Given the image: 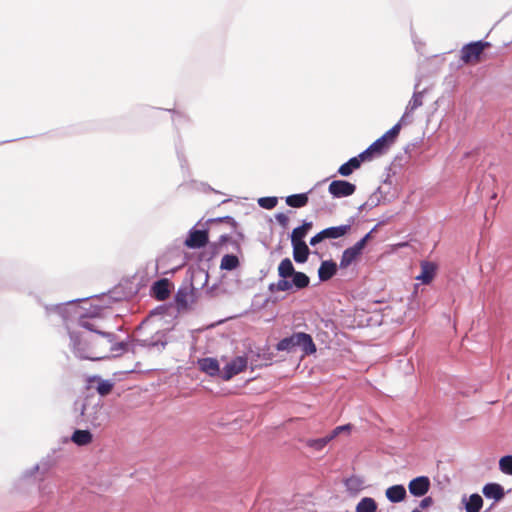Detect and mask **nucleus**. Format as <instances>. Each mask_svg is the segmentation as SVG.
Returning a JSON list of instances; mask_svg holds the SVG:
<instances>
[{
	"label": "nucleus",
	"mask_w": 512,
	"mask_h": 512,
	"mask_svg": "<svg viewBox=\"0 0 512 512\" xmlns=\"http://www.w3.org/2000/svg\"><path fill=\"white\" fill-rule=\"evenodd\" d=\"M77 301L72 300L67 305L57 304L53 307V310L65 321L71 317H77L78 325L89 331V333L69 331L70 347L75 356L80 359L98 361L118 357L127 352V342H117L115 334L102 332L90 320L99 316L100 309L95 307L84 313L82 308L77 305Z\"/></svg>",
	"instance_id": "1"
},
{
	"label": "nucleus",
	"mask_w": 512,
	"mask_h": 512,
	"mask_svg": "<svg viewBox=\"0 0 512 512\" xmlns=\"http://www.w3.org/2000/svg\"><path fill=\"white\" fill-rule=\"evenodd\" d=\"M276 349L287 352H294L296 349H300L305 355L316 352V346L312 337L304 332H296L289 337L281 339L277 343Z\"/></svg>",
	"instance_id": "2"
},
{
	"label": "nucleus",
	"mask_w": 512,
	"mask_h": 512,
	"mask_svg": "<svg viewBox=\"0 0 512 512\" xmlns=\"http://www.w3.org/2000/svg\"><path fill=\"white\" fill-rule=\"evenodd\" d=\"M75 410L79 411L83 420L93 427L101 426L107 418L100 401L93 402V399L86 398L82 401H76Z\"/></svg>",
	"instance_id": "3"
},
{
	"label": "nucleus",
	"mask_w": 512,
	"mask_h": 512,
	"mask_svg": "<svg viewBox=\"0 0 512 512\" xmlns=\"http://www.w3.org/2000/svg\"><path fill=\"white\" fill-rule=\"evenodd\" d=\"M490 44L488 42L476 41L466 44L461 49V60L465 63L476 62L479 60L480 55L486 47Z\"/></svg>",
	"instance_id": "4"
},
{
	"label": "nucleus",
	"mask_w": 512,
	"mask_h": 512,
	"mask_svg": "<svg viewBox=\"0 0 512 512\" xmlns=\"http://www.w3.org/2000/svg\"><path fill=\"white\" fill-rule=\"evenodd\" d=\"M208 230L207 229H196L191 228L188 232V236L184 241V245L190 249H199L208 243Z\"/></svg>",
	"instance_id": "5"
},
{
	"label": "nucleus",
	"mask_w": 512,
	"mask_h": 512,
	"mask_svg": "<svg viewBox=\"0 0 512 512\" xmlns=\"http://www.w3.org/2000/svg\"><path fill=\"white\" fill-rule=\"evenodd\" d=\"M420 84V80L417 81L414 87V93L412 95V98L408 102L405 112L402 115L401 119L402 122H407V124L411 123L412 121V113L419 107L423 105V97H424V91H418V87Z\"/></svg>",
	"instance_id": "6"
},
{
	"label": "nucleus",
	"mask_w": 512,
	"mask_h": 512,
	"mask_svg": "<svg viewBox=\"0 0 512 512\" xmlns=\"http://www.w3.org/2000/svg\"><path fill=\"white\" fill-rule=\"evenodd\" d=\"M246 366L247 359L243 356H237L223 367L221 371V378L228 381L235 375L244 371Z\"/></svg>",
	"instance_id": "7"
},
{
	"label": "nucleus",
	"mask_w": 512,
	"mask_h": 512,
	"mask_svg": "<svg viewBox=\"0 0 512 512\" xmlns=\"http://www.w3.org/2000/svg\"><path fill=\"white\" fill-rule=\"evenodd\" d=\"M356 190V186L345 180H333L328 191L334 198H343L351 196Z\"/></svg>",
	"instance_id": "8"
},
{
	"label": "nucleus",
	"mask_w": 512,
	"mask_h": 512,
	"mask_svg": "<svg viewBox=\"0 0 512 512\" xmlns=\"http://www.w3.org/2000/svg\"><path fill=\"white\" fill-rule=\"evenodd\" d=\"M430 488V480L426 476H419L409 482V492L416 497L424 496Z\"/></svg>",
	"instance_id": "9"
},
{
	"label": "nucleus",
	"mask_w": 512,
	"mask_h": 512,
	"mask_svg": "<svg viewBox=\"0 0 512 512\" xmlns=\"http://www.w3.org/2000/svg\"><path fill=\"white\" fill-rule=\"evenodd\" d=\"M353 221V218H351L348 224L323 229L325 239H338L343 237L350 231Z\"/></svg>",
	"instance_id": "10"
},
{
	"label": "nucleus",
	"mask_w": 512,
	"mask_h": 512,
	"mask_svg": "<svg viewBox=\"0 0 512 512\" xmlns=\"http://www.w3.org/2000/svg\"><path fill=\"white\" fill-rule=\"evenodd\" d=\"M198 365L201 371L205 372L209 376H221L219 363L215 358H202L198 360Z\"/></svg>",
	"instance_id": "11"
},
{
	"label": "nucleus",
	"mask_w": 512,
	"mask_h": 512,
	"mask_svg": "<svg viewBox=\"0 0 512 512\" xmlns=\"http://www.w3.org/2000/svg\"><path fill=\"white\" fill-rule=\"evenodd\" d=\"M169 287L170 283L167 279H160L156 281L152 286L153 296L159 301L166 300L170 295Z\"/></svg>",
	"instance_id": "12"
},
{
	"label": "nucleus",
	"mask_w": 512,
	"mask_h": 512,
	"mask_svg": "<svg viewBox=\"0 0 512 512\" xmlns=\"http://www.w3.org/2000/svg\"><path fill=\"white\" fill-rule=\"evenodd\" d=\"M362 250L357 247L355 244L352 247H349L345 249L342 253L341 259H340V268H347L349 267L356 258L361 254Z\"/></svg>",
	"instance_id": "13"
},
{
	"label": "nucleus",
	"mask_w": 512,
	"mask_h": 512,
	"mask_svg": "<svg viewBox=\"0 0 512 512\" xmlns=\"http://www.w3.org/2000/svg\"><path fill=\"white\" fill-rule=\"evenodd\" d=\"M436 271V266L428 261H423L421 263V273L416 277L417 280L421 281L423 284H429L434 278Z\"/></svg>",
	"instance_id": "14"
},
{
	"label": "nucleus",
	"mask_w": 512,
	"mask_h": 512,
	"mask_svg": "<svg viewBox=\"0 0 512 512\" xmlns=\"http://www.w3.org/2000/svg\"><path fill=\"white\" fill-rule=\"evenodd\" d=\"M337 271V265L332 260L323 261L318 270V276L321 281L331 279Z\"/></svg>",
	"instance_id": "15"
},
{
	"label": "nucleus",
	"mask_w": 512,
	"mask_h": 512,
	"mask_svg": "<svg viewBox=\"0 0 512 512\" xmlns=\"http://www.w3.org/2000/svg\"><path fill=\"white\" fill-rule=\"evenodd\" d=\"M385 495L392 503H399L406 497V489L403 485H393L387 488Z\"/></svg>",
	"instance_id": "16"
},
{
	"label": "nucleus",
	"mask_w": 512,
	"mask_h": 512,
	"mask_svg": "<svg viewBox=\"0 0 512 512\" xmlns=\"http://www.w3.org/2000/svg\"><path fill=\"white\" fill-rule=\"evenodd\" d=\"M482 492L486 498L494 499L495 501H499L504 497L503 487L497 483L486 484L483 487Z\"/></svg>",
	"instance_id": "17"
},
{
	"label": "nucleus",
	"mask_w": 512,
	"mask_h": 512,
	"mask_svg": "<svg viewBox=\"0 0 512 512\" xmlns=\"http://www.w3.org/2000/svg\"><path fill=\"white\" fill-rule=\"evenodd\" d=\"M193 296V291L188 286L180 287L175 295V300L179 309H184L188 306Z\"/></svg>",
	"instance_id": "18"
},
{
	"label": "nucleus",
	"mask_w": 512,
	"mask_h": 512,
	"mask_svg": "<svg viewBox=\"0 0 512 512\" xmlns=\"http://www.w3.org/2000/svg\"><path fill=\"white\" fill-rule=\"evenodd\" d=\"M293 258L297 263H304L309 256V248L305 242L292 243Z\"/></svg>",
	"instance_id": "19"
},
{
	"label": "nucleus",
	"mask_w": 512,
	"mask_h": 512,
	"mask_svg": "<svg viewBox=\"0 0 512 512\" xmlns=\"http://www.w3.org/2000/svg\"><path fill=\"white\" fill-rule=\"evenodd\" d=\"M466 512H479L483 506V499L479 494H472L469 498L463 497Z\"/></svg>",
	"instance_id": "20"
},
{
	"label": "nucleus",
	"mask_w": 512,
	"mask_h": 512,
	"mask_svg": "<svg viewBox=\"0 0 512 512\" xmlns=\"http://www.w3.org/2000/svg\"><path fill=\"white\" fill-rule=\"evenodd\" d=\"M71 440L78 446H85L92 441V434L88 430H75Z\"/></svg>",
	"instance_id": "21"
},
{
	"label": "nucleus",
	"mask_w": 512,
	"mask_h": 512,
	"mask_svg": "<svg viewBox=\"0 0 512 512\" xmlns=\"http://www.w3.org/2000/svg\"><path fill=\"white\" fill-rule=\"evenodd\" d=\"M311 222H304L301 226L293 229L291 234V243L304 242L303 238L306 236L308 230L311 228Z\"/></svg>",
	"instance_id": "22"
},
{
	"label": "nucleus",
	"mask_w": 512,
	"mask_h": 512,
	"mask_svg": "<svg viewBox=\"0 0 512 512\" xmlns=\"http://www.w3.org/2000/svg\"><path fill=\"white\" fill-rule=\"evenodd\" d=\"M308 203V196L305 193L293 194L286 197V204L293 208L304 207Z\"/></svg>",
	"instance_id": "23"
},
{
	"label": "nucleus",
	"mask_w": 512,
	"mask_h": 512,
	"mask_svg": "<svg viewBox=\"0 0 512 512\" xmlns=\"http://www.w3.org/2000/svg\"><path fill=\"white\" fill-rule=\"evenodd\" d=\"M292 261L289 258L283 259L278 266V274L280 278L288 279L295 273Z\"/></svg>",
	"instance_id": "24"
},
{
	"label": "nucleus",
	"mask_w": 512,
	"mask_h": 512,
	"mask_svg": "<svg viewBox=\"0 0 512 512\" xmlns=\"http://www.w3.org/2000/svg\"><path fill=\"white\" fill-rule=\"evenodd\" d=\"M348 492L357 494L363 489L364 481L358 476L347 478L344 482Z\"/></svg>",
	"instance_id": "25"
},
{
	"label": "nucleus",
	"mask_w": 512,
	"mask_h": 512,
	"mask_svg": "<svg viewBox=\"0 0 512 512\" xmlns=\"http://www.w3.org/2000/svg\"><path fill=\"white\" fill-rule=\"evenodd\" d=\"M360 167V163H359V159L355 158V157H352L350 158L346 163L342 164L339 169H338V173L341 175V176H349L352 174V172L355 170V169H358Z\"/></svg>",
	"instance_id": "26"
},
{
	"label": "nucleus",
	"mask_w": 512,
	"mask_h": 512,
	"mask_svg": "<svg viewBox=\"0 0 512 512\" xmlns=\"http://www.w3.org/2000/svg\"><path fill=\"white\" fill-rule=\"evenodd\" d=\"M239 266V259L236 255L233 254H225L220 263V268L222 270H234Z\"/></svg>",
	"instance_id": "27"
},
{
	"label": "nucleus",
	"mask_w": 512,
	"mask_h": 512,
	"mask_svg": "<svg viewBox=\"0 0 512 512\" xmlns=\"http://www.w3.org/2000/svg\"><path fill=\"white\" fill-rule=\"evenodd\" d=\"M356 512H376L377 504L373 498L364 497L356 506Z\"/></svg>",
	"instance_id": "28"
},
{
	"label": "nucleus",
	"mask_w": 512,
	"mask_h": 512,
	"mask_svg": "<svg viewBox=\"0 0 512 512\" xmlns=\"http://www.w3.org/2000/svg\"><path fill=\"white\" fill-rule=\"evenodd\" d=\"M403 125H407V122H402V119L400 118L397 124H395L391 129H389L384 135L381 136L387 142L388 146L394 143Z\"/></svg>",
	"instance_id": "29"
},
{
	"label": "nucleus",
	"mask_w": 512,
	"mask_h": 512,
	"mask_svg": "<svg viewBox=\"0 0 512 512\" xmlns=\"http://www.w3.org/2000/svg\"><path fill=\"white\" fill-rule=\"evenodd\" d=\"M291 277V283L293 284V287H295L297 290L306 288L310 283L309 277L303 272L296 271Z\"/></svg>",
	"instance_id": "30"
},
{
	"label": "nucleus",
	"mask_w": 512,
	"mask_h": 512,
	"mask_svg": "<svg viewBox=\"0 0 512 512\" xmlns=\"http://www.w3.org/2000/svg\"><path fill=\"white\" fill-rule=\"evenodd\" d=\"M90 381H97L96 390L101 396L109 394L113 388V383L110 380H103L97 376L93 377Z\"/></svg>",
	"instance_id": "31"
},
{
	"label": "nucleus",
	"mask_w": 512,
	"mask_h": 512,
	"mask_svg": "<svg viewBox=\"0 0 512 512\" xmlns=\"http://www.w3.org/2000/svg\"><path fill=\"white\" fill-rule=\"evenodd\" d=\"M333 439L328 434L325 437L317 438V439H308L306 441V446L316 450L321 451L330 441Z\"/></svg>",
	"instance_id": "32"
},
{
	"label": "nucleus",
	"mask_w": 512,
	"mask_h": 512,
	"mask_svg": "<svg viewBox=\"0 0 512 512\" xmlns=\"http://www.w3.org/2000/svg\"><path fill=\"white\" fill-rule=\"evenodd\" d=\"M292 288H293V284L291 283V281L284 279V278H281L277 283H271L269 285V290L271 292H275V291L284 292V291H289Z\"/></svg>",
	"instance_id": "33"
},
{
	"label": "nucleus",
	"mask_w": 512,
	"mask_h": 512,
	"mask_svg": "<svg viewBox=\"0 0 512 512\" xmlns=\"http://www.w3.org/2000/svg\"><path fill=\"white\" fill-rule=\"evenodd\" d=\"M499 469L504 474L512 475V455L503 456L499 460Z\"/></svg>",
	"instance_id": "34"
},
{
	"label": "nucleus",
	"mask_w": 512,
	"mask_h": 512,
	"mask_svg": "<svg viewBox=\"0 0 512 512\" xmlns=\"http://www.w3.org/2000/svg\"><path fill=\"white\" fill-rule=\"evenodd\" d=\"M370 150L374 152L376 155H380L384 152V150L389 147L384 138L380 137L376 141H374L370 146Z\"/></svg>",
	"instance_id": "35"
},
{
	"label": "nucleus",
	"mask_w": 512,
	"mask_h": 512,
	"mask_svg": "<svg viewBox=\"0 0 512 512\" xmlns=\"http://www.w3.org/2000/svg\"><path fill=\"white\" fill-rule=\"evenodd\" d=\"M277 202V197H262L258 199L259 206L264 209H273Z\"/></svg>",
	"instance_id": "36"
},
{
	"label": "nucleus",
	"mask_w": 512,
	"mask_h": 512,
	"mask_svg": "<svg viewBox=\"0 0 512 512\" xmlns=\"http://www.w3.org/2000/svg\"><path fill=\"white\" fill-rule=\"evenodd\" d=\"M373 155H375L374 152L370 150V147H368L355 158L359 159V163L361 164V162L371 160Z\"/></svg>",
	"instance_id": "37"
},
{
	"label": "nucleus",
	"mask_w": 512,
	"mask_h": 512,
	"mask_svg": "<svg viewBox=\"0 0 512 512\" xmlns=\"http://www.w3.org/2000/svg\"><path fill=\"white\" fill-rule=\"evenodd\" d=\"M350 429H351V425L350 424L337 426L329 435L331 436L332 439H334L340 433H342L344 431H350Z\"/></svg>",
	"instance_id": "38"
},
{
	"label": "nucleus",
	"mask_w": 512,
	"mask_h": 512,
	"mask_svg": "<svg viewBox=\"0 0 512 512\" xmlns=\"http://www.w3.org/2000/svg\"><path fill=\"white\" fill-rule=\"evenodd\" d=\"M275 219L283 228H286L288 226L289 218L286 214L278 213L275 215Z\"/></svg>",
	"instance_id": "39"
},
{
	"label": "nucleus",
	"mask_w": 512,
	"mask_h": 512,
	"mask_svg": "<svg viewBox=\"0 0 512 512\" xmlns=\"http://www.w3.org/2000/svg\"><path fill=\"white\" fill-rule=\"evenodd\" d=\"M374 230H375V227L369 233H367L362 239H360L357 243H355V245L357 247H359L361 250H363Z\"/></svg>",
	"instance_id": "40"
},
{
	"label": "nucleus",
	"mask_w": 512,
	"mask_h": 512,
	"mask_svg": "<svg viewBox=\"0 0 512 512\" xmlns=\"http://www.w3.org/2000/svg\"><path fill=\"white\" fill-rule=\"evenodd\" d=\"M222 221L228 222L232 226L236 225L235 220L232 217H230V216L218 217V218H213V219H209L208 220V222H222Z\"/></svg>",
	"instance_id": "41"
},
{
	"label": "nucleus",
	"mask_w": 512,
	"mask_h": 512,
	"mask_svg": "<svg viewBox=\"0 0 512 512\" xmlns=\"http://www.w3.org/2000/svg\"><path fill=\"white\" fill-rule=\"evenodd\" d=\"M325 239L323 231H320L310 239V245L315 246Z\"/></svg>",
	"instance_id": "42"
},
{
	"label": "nucleus",
	"mask_w": 512,
	"mask_h": 512,
	"mask_svg": "<svg viewBox=\"0 0 512 512\" xmlns=\"http://www.w3.org/2000/svg\"><path fill=\"white\" fill-rule=\"evenodd\" d=\"M432 504H433V499H432V497L428 496V497L423 498L420 501L419 508L426 509V508L430 507Z\"/></svg>",
	"instance_id": "43"
},
{
	"label": "nucleus",
	"mask_w": 512,
	"mask_h": 512,
	"mask_svg": "<svg viewBox=\"0 0 512 512\" xmlns=\"http://www.w3.org/2000/svg\"><path fill=\"white\" fill-rule=\"evenodd\" d=\"M368 201H369V203H370V205H368V206H369V209H371V208H373V207L377 206V205H378V202H379V200H378V198H377V197H375V198H374V197H370Z\"/></svg>",
	"instance_id": "44"
},
{
	"label": "nucleus",
	"mask_w": 512,
	"mask_h": 512,
	"mask_svg": "<svg viewBox=\"0 0 512 512\" xmlns=\"http://www.w3.org/2000/svg\"><path fill=\"white\" fill-rule=\"evenodd\" d=\"M39 469V466L38 465H35L31 470L29 471H26L24 476L25 477H28V476H31L33 475L37 470Z\"/></svg>",
	"instance_id": "45"
},
{
	"label": "nucleus",
	"mask_w": 512,
	"mask_h": 512,
	"mask_svg": "<svg viewBox=\"0 0 512 512\" xmlns=\"http://www.w3.org/2000/svg\"><path fill=\"white\" fill-rule=\"evenodd\" d=\"M140 343L142 346H154L156 345L155 342H149L148 340H140Z\"/></svg>",
	"instance_id": "46"
},
{
	"label": "nucleus",
	"mask_w": 512,
	"mask_h": 512,
	"mask_svg": "<svg viewBox=\"0 0 512 512\" xmlns=\"http://www.w3.org/2000/svg\"><path fill=\"white\" fill-rule=\"evenodd\" d=\"M229 238H230V237H229L228 235H226V234L221 235V236H220V238H219V243H220V244H223V243H225L226 241H228V240H229Z\"/></svg>",
	"instance_id": "47"
},
{
	"label": "nucleus",
	"mask_w": 512,
	"mask_h": 512,
	"mask_svg": "<svg viewBox=\"0 0 512 512\" xmlns=\"http://www.w3.org/2000/svg\"><path fill=\"white\" fill-rule=\"evenodd\" d=\"M370 203L369 201H366L364 204H362L360 207H359V210L362 211V210H366V209H369V206Z\"/></svg>",
	"instance_id": "48"
},
{
	"label": "nucleus",
	"mask_w": 512,
	"mask_h": 512,
	"mask_svg": "<svg viewBox=\"0 0 512 512\" xmlns=\"http://www.w3.org/2000/svg\"><path fill=\"white\" fill-rule=\"evenodd\" d=\"M412 512H422V510L418 507V508H415Z\"/></svg>",
	"instance_id": "49"
}]
</instances>
